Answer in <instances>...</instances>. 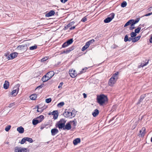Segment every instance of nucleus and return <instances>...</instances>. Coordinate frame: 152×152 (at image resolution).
Returning a JSON list of instances; mask_svg holds the SVG:
<instances>
[{
    "instance_id": "obj_1",
    "label": "nucleus",
    "mask_w": 152,
    "mask_h": 152,
    "mask_svg": "<svg viewBox=\"0 0 152 152\" xmlns=\"http://www.w3.org/2000/svg\"><path fill=\"white\" fill-rule=\"evenodd\" d=\"M96 100L100 106H103L107 103L108 99L107 96L102 94L97 96Z\"/></svg>"
},
{
    "instance_id": "obj_2",
    "label": "nucleus",
    "mask_w": 152,
    "mask_h": 152,
    "mask_svg": "<svg viewBox=\"0 0 152 152\" xmlns=\"http://www.w3.org/2000/svg\"><path fill=\"white\" fill-rule=\"evenodd\" d=\"M66 121L64 119L62 118L57 122L56 124V126L59 129L65 130L66 129V125H65Z\"/></svg>"
},
{
    "instance_id": "obj_3",
    "label": "nucleus",
    "mask_w": 152,
    "mask_h": 152,
    "mask_svg": "<svg viewBox=\"0 0 152 152\" xmlns=\"http://www.w3.org/2000/svg\"><path fill=\"white\" fill-rule=\"evenodd\" d=\"M115 13H111L109 16L105 19L104 22L105 23H107L110 22L114 18L115 16Z\"/></svg>"
},
{
    "instance_id": "obj_4",
    "label": "nucleus",
    "mask_w": 152,
    "mask_h": 152,
    "mask_svg": "<svg viewBox=\"0 0 152 152\" xmlns=\"http://www.w3.org/2000/svg\"><path fill=\"white\" fill-rule=\"evenodd\" d=\"M14 152H28L27 148H24L16 147L15 148Z\"/></svg>"
},
{
    "instance_id": "obj_5",
    "label": "nucleus",
    "mask_w": 152,
    "mask_h": 152,
    "mask_svg": "<svg viewBox=\"0 0 152 152\" xmlns=\"http://www.w3.org/2000/svg\"><path fill=\"white\" fill-rule=\"evenodd\" d=\"M137 22L134 19H131L127 22L124 25V27H126L127 26L129 25L130 24H132L134 25L135 24L137 23Z\"/></svg>"
},
{
    "instance_id": "obj_6",
    "label": "nucleus",
    "mask_w": 152,
    "mask_h": 152,
    "mask_svg": "<svg viewBox=\"0 0 152 152\" xmlns=\"http://www.w3.org/2000/svg\"><path fill=\"white\" fill-rule=\"evenodd\" d=\"M75 111L72 110L71 112L67 111V118H71L74 117L75 115Z\"/></svg>"
},
{
    "instance_id": "obj_7",
    "label": "nucleus",
    "mask_w": 152,
    "mask_h": 152,
    "mask_svg": "<svg viewBox=\"0 0 152 152\" xmlns=\"http://www.w3.org/2000/svg\"><path fill=\"white\" fill-rule=\"evenodd\" d=\"M58 112L57 110H54L53 112L50 113L49 115H53V118L54 119H57L58 116Z\"/></svg>"
},
{
    "instance_id": "obj_8",
    "label": "nucleus",
    "mask_w": 152,
    "mask_h": 152,
    "mask_svg": "<svg viewBox=\"0 0 152 152\" xmlns=\"http://www.w3.org/2000/svg\"><path fill=\"white\" fill-rule=\"evenodd\" d=\"M58 112L57 110H54L53 112L50 113L49 115H53V118L54 119H57L58 116Z\"/></svg>"
},
{
    "instance_id": "obj_9",
    "label": "nucleus",
    "mask_w": 152,
    "mask_h": 152,
    "mask_svg": "<svg viewBox=\"0 0 152 152\" xmlns=\"http://www.w3.org/2000/svg\"><path fill=\"white\" fill-rule=\"evenodd\" d=\"M69 74L70 76L72 78L75 77L77 75V74L76 73L75 70H73V69L69 71Z\"/></svg>"
},
{
    "instance_id": "obj_10",
    "label": "nucleus",
    "mask_w": 152,
    "mask_h": 152,
    "mask_svg": "<svg viewBox=\"0 0 152 152\" xmlns=\"http://www.w3.org/2000/svg\"><path fill=\"white\" fill-rule=\"evenodd\" d=\"M19 90V88L18 87H15L13 88V90L12 91L11 94L14 96H16L18 94Z\"/></svg>"
},
{
    "instance_id": "obj_11",
    "label": "nucleus",
    "mask_w": 152,
    "mask_h": 152,
    "mask_svg": "<svg viewBox=\"0 0 152 152\" xmlns=\"http://www.w3.org/2000/svg\"><path fill=\"white\" fill-rule=\"evenodd\" d=\"M117 80L111 77L109 79L108 84L110 86H113V84H115Z\"/></svg>"
},
{
    "instance_id": "obj_12",
    "label": "nucleus",
    "mask_w": 152,
    "mask_h": 152,
    "mask_svg": "<svg viewBox=\"0 0 152 152\" xmlns=\"http://www.w3.org/2000/svg\"><path fill=\"white\" fill-rule=\"evenodd\" d=\"M28 45L26 44L19 45L17 47V48L20 50L23 49H26L27 48Z\"/></svg>"
},
{
    "instance_id": "obj_13",
    "label": "nucleus",
    "mask_w": 152,
    "mask_h": 152,
    "mask_svg": "<svg viewBox=\"0 0 152 152\" xmlns=\"http://www.w3.org/2000/svg\"><path fill=\"white\" fill-rule=\"evenodd\" d=\"M18 54V53L16 52L12 53L8 57L10 59H12L16 57L17 56Z\"/></svg>"
},
{
    "instance_id": "obj_14",
    "label": "nucleus",
    "mask_w": 152,
    "mask_h": 152,
    "mask_svg": "<svg viewBox=\"0 0 152 152\" xmlns=\"http://www.w3.org/2000/svg\"><path fill=\"white\" fill-rule=\"evenodd\" d=\"M146 94H143L140 97L139 100L138 102L137 103V104H140L143 101V99L146 97Z\"/></svg>"
},
{
    "instance_id": "obj_15",
    "label": "nucleus",
    "mask_w": 152,
    "mask_h": 152,
    "mask_svg": "<svg viewBox=\"0 0 152 152\" xmlns=\"http://www.w3.org/2000/svg\"><path fill=\"white\" fill-rule=\"evenodd\" d=\"M132 40V42H133V38L129 37V38L127 35H126L124 37V41L125 42H127V41L130 42Z\"/></svg>"
},
{
    "instance_id": "obj_16",
    "label": "nucleus",
    "mask_w": 152,
    "mask_h": 152,
    "mask_svg": "<svg viewBox=\"0 0 152 152\" xmlns=\"http://www.w3.org/2000/svg\"><path fill=\"white\" fill-rule=\"evenodd\" d=\"M51 135L53 136H54L58 132V130L56 128L52 129L51 130Z\"/></svg>"
},
{
    "instance_id": "obj_17",
    "label": "nucleus",
    "mask_w": 152,
    "mask_h": 152,
    "mask_svg": "<svg viewBox=\"0 0 152 152\" xmlns=\"http://www.w3.org/2000/svg\"><path fill=\"white\" fill-rule=\"evenodd\" d=\"M54 75V72L53 71H50L48 72L46 74V76H48L49 78H51Z\"/></svg>"
},
{
    "instance_id": "obj_18",
    "label": "nucleus",
    "mask_w": 152,
    "mask_h": 152,
    "mask_svg": "<svg viewBox=\"0 0 152 152\" xmlns=\"http://www.w3.org/2000/svg\"><path fill=\"white\" fill-rule=\"evenodd\" d=\"M55 14V12L54 11L51 10L49 12L46 14L45 16L47 17H49L52 15H54Z\"/></svg>"
},
{
    "instance_id": "obj_19",
    "label": "nucleus",
    "mask_w": 152,
    "mask_h": 152,
    "mask_svg": "<svg viewBox=\"0 0 152 152\" xmlns=\"http://www.w3.org/2000/svg\"><path fill=\"white\" fill-rule=\"evenodd\" d=\"M80 139L79 138H77L75 139L73 141V143L74 145H76L78 143L80 142Z\"/></svg>"
},
{
    "instance_id": "obj_20",
    "label": "nucleus",
    "mask_w": 152,
    "mask_h": 152,
    "mask_svg": "<svg viewBox=\"0 0 152 152\" xmlns=\"http://www.w3.org/2000/svg\"><path fill=\"white\" fill-rule=\"evenodd\" d=\"M99 113V110L98 109H96L92 113V115L94 117H96L98 115Z\"/></svg>"
},
{
    "instance_id": "obj_21",
    "label": "nucleus",
    "mask_w": 152,
    "mask_h": 152,
    "mask_svg": "<svg viewBox=\"0 0 152 152\" xmlns=\"http://www.w3.org/2000/svg\"><path fill=\"white\" fill-rule=\"evenodd\" d=\"M119 74V72H116L113 75L111 78H113L114 79H115V80H117L118 79V75Z\"/></svg>"
},
{
    "instance_id": "obj_22",
    "label": "nucleus",
    "mask_w": 152,
    "mask_h": 152,
    "mask_svg": "<svg viewBox=\"0 0 152 152\" xmlns=\"http://www.w3.org/2000/svg\"><path fill=\"white\" fill-rule=\"evenodd\" d=\"M17 131L19 133L22 134L23 133L24 131V128L22 126H20L17 128Z\"/></svg>"
},
{
    "instance_id": "obj_23",
    "label": "nucleus",
    "mask_w": 152,
    "mask_h": 152,
    "mask_svg": "<svg viewBox=\"0 0 152 152\" xmlns=\"http://www.w3.org/2000/svg\"><path fill=\"white\" fill-rule=\"evenodd\" d=\"M50 78H49V77L48 76H46V75H45L42 78V80L43 81V82H45L49 80Z\"/></svg>"
},
{
    "instance_id": "obj_24",
    "label": "nucleus",
    "mask_w": 152,
    "mask_h": 152,
    "mask_svg": "<svg viewBox=\"0 0 152 152\" xmlns=\"http://www.w3.org/2000/svg\"><path fill=\"white\" fill-rule=\"evenodd\" d=\"M41 122V120L39 121V120H37L36 119H36H34L32 120V124L34 125H37V124H38V123H40Z\"/></svg>"
},
{
    "instance_id": "obj_25",
    "label": "nucleus",
    "mask_w": 152,
    "mask_h": 152,
    "mask_svg": "<svg viewBox=\"0 0 152 152\" xmlns=\"http://www.w3.org/2000/svg\"><path fill=\"white\" fill-rule=\"evenodd\" d=\"M9 86V83L8 81L6 80L4 85V88L5 89H7Z\"/></svg>"
},
{
    "instance_id": "obj_26",
    "label": "nucleus",
    "mask_w": 152,
    "mask_h": 152,
    "mask_svg": "<svg viewBox=\"0 0 152 152\" xmlns=\"http://www.w3.org/2000/svg\"><path fill=\"white\" fill-rule=\"evenodd\" d=\"M37 97V95L36 94H32L30 96V99L32 100H35Z\"/></svg>"
},
{
    "instance_id": "obj_27",
    "label": "nucleus",
    "mask_w": 152,
    "mask_h": 152,
    "mask_svg": "<svg viewBox=\"0 0 152 152\" xmlns=\"http://www.w3.org/2000/svg\"><path fill=\"white\" fill-rule=\"evenodd\" d=\"M140 36H138L137 37H135L133 38V42H135L137 41H138L140 39V38L141 37Z\"/></svg>"
},
{
    "instance_id": "obj_28",
    "label": "nucleus",
    "mask_w": 152,
    "mask_h": 152,
    "mask_svg": "<svg viewBox=\"0 0 152 152\" xmlns=\"http://www.w3.org/2000/svg\"><path fill=\"white\" fill-rule=\"evenodd\" d=\"M75 46H72L71 47L67 48V53H69L72 51V50H74L75 49Z\"/></svg>"
},
{
    "instance_id": "obj_29",
    "label": "nucleus",
    "mask_w": 152,
    "mask_h": 152,
    "mask_svg": "<svg viewBox=\"0 0 152 152\" xmlns=\"http://www.w3.org/2000/svg\"><path fill=\"white\" fill-rule=\"evenodd\" d=\"M73 39L71 38L68 40H67V46L71 44L73 42Z\"/></svg>"
},
{
    "instance_id": "obj_30",
    "label": "nucleus",
    "mask_w": 152,
    "mask_h": 152,
    "mask_svg": "<svg viewBox=\"0 0 152 152\" xmlns=\"http://www.w3.org/2000/svg\"><path fill=\"white\" fill-rule=\"evenodd\" d=\"M44 116L43 115H41L39 117H37L36 118V119L37 120L39 121H41L44 119Z\"/></svg>"
},
{
    "instance_id": "obj_31",
    "label": "nucleus",
    "mask_w": 152,
    "mask_h": 152,
    "mask_svg": "<svg viewBox=\"0 0 152 152\" xmlns=\"http://www.w3.org/2000/svg\"><path fill=\"white\" fill-rule=\"evenodd\" d=\"M70 123L71 125H72L73 128H75V126H76V123L74 121H70Z\"/></svg>"
},
{
    "instance_id": "obj_32",
    "label": "nucleus",
    "mask_w": 152,
    "mask_h": 152,
    "mask_svg": "<svg viewBox=\"0 0 152 152\" xmlns=\"http://www.w3.org/2000/svg\"><path fill=\"white\" fill-rule=\"evenodd\" d=\"M149 61L148 60H146L145 63H142L141 66L142 67H143L146 65L148 63Z\"/></svg>"
},
{
    "instance_id": "obj_33",
    "label": "nucleus",
    "mask_w": 152,
    "mask_h": 152,
    "mask_svg": "<svg viewBox=\"0 0 152 152\" xmlns=\"http://www.w3.org/2000/svg\"><path fill=\"white\" fill-rule=\"evenodd\" d=\"M142 133L141 134V136L143 137L144 136L145 134V128L144 127H143L142 128Z\"/></svg>"
},
{
    "instance_id": "obj_34",
    "label": "nucleus",
    "mask_w": 152,
    "mask_h": 152,
    "mask_svg": "<svg viewBox=\"0 0 152 152\" xmlns=\"http://www.w3.org/2000/svg\"><path fill=\"white\" fill-rule=\"evenodd\" d=\"M127 5V3L126 1H124L121 3V6L122 7H124Z\"/></svg>"
},
{
    "instance_id": "obj_35",
    "label": "nucleus",
    "mask_w": 152,
    "mask_h": 152,
    "mask_svg": "<svg viewBox=\"0 0 152 152\" xmlns=\"http://www.w3.org/2000/svg\"><path fill=\"white\" fill-rule=\"evenodd\" d=\"M88 69V68L86 67L84 69H83L80 72L78 73V75H79L80 74H82L85 72Z\"/></svg>"
},
{
    "instance_id": "obj_36",
    "label": "nucleus",
    "mask_w": 152,
    "mask_h": 152,
    "mask_svg": "<svg viewBox=\"0 0 152 152\" xmlns=\"http://www.w3.org/2000/svg\"><path fill=\"white\" fill-rule=\"evenodd\" d=\"M141 29V28L140 27H138L136 29L134 30V32L137 34V33L138 34L139 33L140 30Z\"/></svg>"
},
{
    "instance_id": "obj_37",
    "label": "nucleus",
    "mask_w": 152,
    "mask_h": 152,
    "mask_svg": "<svg viewBox=\"0 0 152 152\" xmlns=\"http://www.w3.org/2000/svg\"><path fill=\"white\" fill-rule=\"evenodd\" d=\"M26 141H28L30 143H32L33 142L32 139L30 138L26 137Z\"/></svg>"
},
{
    "instance_id": "obj_38",
    "label": "nucleus",
    "mask_w": 152,
    "mask_h": 152,
    "mask_svg": "<svg viewBox=\"0 0 152 152\" xmlns=\"http://www.w3.org/2000/svg\"><path fill=\"white\" fill-rule=\"evenodd\" d=\"M64 102H61L57 104V106L58 107H61L64 105Z\"/></svg>"
},
{
    "instance_id": "obj_39",
    "label": "nucleus",
    "mask_w": 152,
    "mask_h": 152,
    "mask_svg": "<svg viewBox=\"0 0 152 152\" xmlns=\"http://www.w3.org/2000/svg\"><path fill=\"white\" fill-rule=\"evenodd\" d=\"M71 128V126L70 122L67 123V130L70 129Z\"/></svg>"
},
{
    "instance_id": "obj_40",
    "label": "nucleus",
    "mask_w": 152,
    "mask_h": 152,
    "mask_svg": "<svg viewBox=\"0 0 152 152\" xmlns=\"http://www.w3.org/2000/svg\"><path fill=\"white\" fill-rule=\"evenodd\" d=\"M37 48V46L36 45H35L34 46H33L31 47H30L29 48V49H30V50H32L36 49Z\"/></svg>"
},
{
    "instance_id": "obj_41",
    "label": "nucleus",
    "mask_w": 152,
    "mask_h": 152,
    "mask_svg": "<svg viewBox=\"0 0 152 152\" xmlns=\"http://www.w3.org/2000/svg\"><path fill=\"white\" fill-rule=\"evenodd\" d=\"M130 35L131 37L134 38L135 37L137 34L135 32H132L131 33Z\"/></svg>"
},
{
    "instance_id": "obj_42",
    "label": "nucleus",
    "mask_w": 152,
    "mask_h": 152,
    "mask_svg": "<svg viewBox=\"0 0 152 152\" xmlns=\"http://www.w3.org/2000/svg\"><path fill=\"white\" fill-rule=\"evenodd\" d=\"M75 23V22L74 21L70 22L67 25V28L68 27H70L73 25Z\"/></svg>"
},
{
    "instance_id": "obj_43",
    "label": "nucleus",
    "mask_w": 152,
    "mask_h": 152,
    "mask_svg": "<svg viewBox=\"0 0 152 152\" xmlns=\"http://www.w3.org/2000/svg\"><path fill=\"white\" fill-rule=\"evenodd\" d=\"M11 127V126L10 125H8L7 126L6 128H5V130L6 132H8L9 130L10 129V128Z\"/></svg>"
},
{
    "instance_id": "obj_44",
    "label": "nucleus",
    "mask_w": 152,
    "mask_h": 152,
    "mask_svg": "<svg viewBox=\"0 0 152 152\" xmlns=\"http://www.w3.org/2000/svg\"><path fill=\"white\" fill-rule=\"evenodd\" d=\"M37 112H40L42 113L44 109H42V108H39V107H37Z\"/></svg>"
},
{
    "instance_id": "obj_45",
    "label": "nucleus",
    "mask_w": 152,
    "mask_h": 152,
    "mask_svg": "<svg viewBox=\"0 0 152 152\" xmlns=\"http://www.w3.org/2000/svg\"><path fill=\"white\" fill-rule=\"evenodd\" d=\"M131 26L129 27V29L130 30H132L134 29L135 27H134V25H133L132 24H130Z\"/></svg>"
},
{
    "instance_id": "obj_46",
    "label": "nucleus",
    "mask_w": 152,
    "mask_h": 152,
    "mask_svg": "<svg viewBox=\"0 0 152 152\" xmlns=\"http://www.w3.org/2000/svg\"><path fill=\"white\" fill-rule=\"evenodd\" d=\"M26 137L23 138L22 139L20 142V143L21 144H24L25 142L26 141Z\"/></svg>"
},
{
    "instance_id": "obj_47",
    "label": "nucleus",
    "mask_w": 152,
    "mask_h": 152,
    "mask_svg": "<svg viewBox=\"0 0 152 152\" xmlns=\"http://www.w3.org/2000/svg\"><path fill=\"white\" fill-rule=\"evenodd\" d=\"M51 101V98H49L48 99H45V102L47 103H50Z\"/></svg>"
},
{
    "instance_id": "obj_48",
    "label": "nucleus",
    "mask_w": 152,
    "mask_h": 152,
    "mask_svg": "<svg viewBox=\"0 0 152 152\" xmlns=\"http://www.w3.org/2000/svg\"><path fill=\"white\" fill-rule=\"evenodd\" d=\"M42 87H43V85L41 84V85H40V86H38L36 88L35 90L36 91L37 89H40V88H42Z\"/></svg>"
},
{
    "instance_id": "obj_49",
    "label": "nucleus",
    "mask_w": 152,
    "mask_h": 152,
    "mask_svg": "<svg viewBox=\"0 0 152 152\" xmlns=\"http://www.w3.org/2000/svg\"><path fill=\"white\" fill-rule=\"evenodd\" d=\"M87 20V18L86 17V16H85L82 18L81 20V21L83 22H85Z\"/></svg>"
},
{
    "instance_id": "obj_50",
    "label": "nucleus",
    "mask_w": 152,
    "mask_h": 152,
    "mask_svg": "<svg viewBox=\"0 0 152 152\" xmlns=\"http://www.w3.org/2000/svg\"><path fill=\"white\" fill-rule=\"evenodd\" d=\"M48 59V58L47 57H44V58H42L41 59V62H43L44 61L46 60H47Z\"/></svg>"
},
{
    "instance_id": "obj_51",
    "label": "nucleus",
    "mask_w": 152,
    "mask_h": 152,
    "mask_svg": "<svg viewBox=\"0 0 152 152\" xmlns=\"http://www.w3.org/2000/svg\"><path fill=\"white\" fill-rule=\"evenodd\" d=\"M90 45V44L89 43V42H86V43L85 45L86 47L87 48H88L89 45Z\"/></svg>"
},
{
    "instance_id": "obj_52",
    "label": "nucleus",
    "mask_w": 152,
    "mask_h": 152,
    "mask_svg": "<svg viewBox=\"0 0 152 152\" xmlns=\"http://www.w3.org/2000/svg\"><path fill=\"white\" fill-rule=\"evenodd\" d=\"M95 42V40L94 39H92L88 41L89 42L90 45L91 44Z\"/></svg>"
},
{
    "instance_id": "obj_53",
    "label": "nucleus",
    "mask_w": 152,
    "mask_h": 152,
    "mask_svg": "<svg viewBox=\"0 0 152 152\" xmlns=\"http://www.w3.org/2000/svg\"><path fill=\"white\" fill-rule=\"evenodd\" d=\"M88 48H87L85 45L83 46L81 50L82 51H84L86 49H87Z\"/></svg>"
},
{
    "instance_id": "obj_54",
    "label": "nucleus",
    "mask_w": 152,
    "mask_h": 152,
    "mask_svg": "<svg viewBox=\"0 0 152 152\" xmlns=\"http://www.w3.org/2000/svg\"><path fill=\"white\" fill-rule=\"evenodd\" d=\"M151 15H152V12L146 14L144 15V16H149Z\"/></svg>"
},
{
    "instance_id": "obj_55",
    "label": "nucleus",
    "mask_w": 152,
    "mask_h": 152,
    "mask_svg": "<svg viewBox=\"0 0 152 152\" xmlns=\"http://www.w3.org/2000/svg\"><path fill=\"white\" fill-rule=\"evenodd\" d=\"M63 82H61L60 83L59 85V86H58V88H61V86L63 85Z\"/></svg>"
},
{
    "instance_id": "obj_56",
    "label": "nucleus",
    "mask_w": 152,
    "mask_h": 152,
    "mask_svg": "<svg viewBox=\"0 0 152 152\" xmlns=\"http://www.w3.org/2000/svg\"><path fill=\"white\" fill-rule=\"evenodd\" d=\"M66 46V42H65L62 45V48H65Z\"/></svg>"
},
{
    "instance_id": "obj_57",
    "label": "nucleus",
    "mask_w": 152,
    "mask_h": 152,
    "mask_svg": "<svg viewBox=\"0 0 152 152\" xmlns=\"http://www.w3.org/2000/svg\"><path fill=\"white\" fill-rule=\"evenodd\" d=\"M137 122H135V124L132 127L133 129H134L135 128L136 126L137 125Z\"/></svg>"
},
{
    "instance_id": "obj_58",
    "label": "nucleus",
    "mask_w": 152,
    "mask_h": 152,
    "mask_svg": "<svg viewBox=\"0 0 152 152\" xmlns=\"http://www.w3.org/2000/svg\"><path fill=\"white\" fill-rule=\"evenodd\" d=\"M117 47H118V46L115 45H114L111 46V48L113 49H115Z\"/></svg>"
},
{
    "instance_id": "obj_59",
    "label": "nucleus",
    "mask_w": 152,
    "mask_h": 152,
    "mask_svg": "<svg viewBox=\"0 0 152 152\" xmlns=\"http://www.w3.org/2000/svg\"><path fill=\"white\" fill-rule=\"evenodd\" d=\"M115 116H114V117H113V118H112L109 121V123H110V122H111L113 120L115 119Z\"/></svg>"
},
{
    "instance_id": "obj_60",
    "label": "nucleus",
    "mask_w": 152,
    "mask_h": 152,
    "mask_svg": "<svg viewBox=\"0 0 152 152\" xmlns=\"http://www.w3.org/2000/svg\"><path fill=\"white\" fill-rule=\"evenodd\" d=\"M75 28V26H73L72 27H71L69 28V30H72L74 29Z\"/></svg>"
},
{
    "instance_id": "obj_61",
    "label": "nucleus",
    "mask_w": 152,
    "mask_h": 152,
    "mask_svg": "<svg viewBox=\"0 0 152 152\" xmlns=\"http://www.w3.org/2000/svg\"><path fill=\"white\" fill-rule=\"evenodd\" d=\"M149 41L150 43H152V34L151 35V36L149 39Z\"/></svg>"
},
{
    "instance_id": "obj_62",
    "label": "nucleus",
    "mask_w": 152,
    "mask_h": 152,
    "mask_svg": "<svg viewBox=\"0 0 152 152\" xmlns=\"http://www.w3.org/2000/svg\"><path fill=\"white\" fill-rule=\"evenodd\" d=\"M140 20V18H138L136 19L135 20L136 21L137 23H138Z\"/></svg>"
},
{
    "instance_id": "obj_63",
    "label": "nucleus",
    "mask_w": 152,
    "mask_h": 152,
    "mask_svg": "<svg viewBox=\"0 0 152 152\" xmlns=\"http://www.w3.org/2000/svg\"><path fill=\"white\" fill-rule=\"evenodd\" d=\"M152 9V7H150L149 8H148L147 9V10L148 11L150 12L151 10Z\"/></svg>"
},
{
    "instance_id": "obj_64",
    "label": "nucleus",
    "mask_w": 152,
    "mask_h": 152,
    "mask_svg": "<svg viewBox=\"0 0 152 152\" xmlns=\"http://www.w3.org/2000/svg\"><path fill=\"white\" fill-rule=\"evenodd\" d=\"M83 95L84 98H85L87 97V95L85 93H83Z\"/></svg>"
}]
</instances>
